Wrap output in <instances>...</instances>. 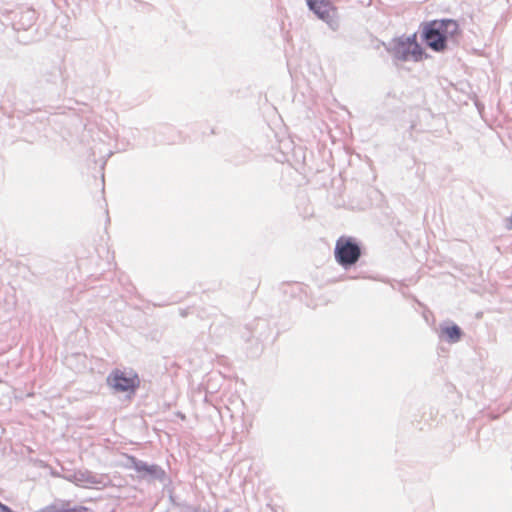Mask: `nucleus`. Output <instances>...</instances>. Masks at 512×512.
<instances>
[{
    "mask_svg": "<svg viewBox=\"0 0 512 512\" xmlns=\"http://www.w3.org/2000/svg\"><path fill=\"white\" fill-rule=\"evenodd\" d=\"M399 38H402L403 42H404L408 47L415 48V46H421V45L417 42V35H416V33H414V34H412V35H409V36H400Z\"/></svg>",
    "mask_w": 512,
    "mask_h": 512,
    "instance_id": "nucleus-9",
    "label": "nucleus"
},
{
    "mask_svg": "<svg viewBox=\"0 0 512 512\" xmlns=\"http://www.w3.org/2000/svg\"><path fill=\"white\" fill-rule=\"evenodd\" d=\"M77 470L68 471L63 475V478L71 483L77 484Z\"/></svg>",
    "mask_w": 512,
    "mask_h": 512,
    "instance_id": "nucleus-10",
    "label": "nucleus"
},
{
    "mask_svg": "<svg viewBox=\"0 0 512 512\" xmlns=\"http://www.w3.org/2000/svg\"><path fill=\"white\" fill-rule=\"evenodd\" d=\"M108 384L118 392L134 393L140 386V379L132 369L128 372L113 370L107 377Z\"/></svg>",
    "mask_w": 512,
    "mask_h": 512,
    "instance_id": "nucleus-6",
    "label": "nucleus"
},
{
    "mask_svg": "<svg viewBox=\"0 0 512 512\" xmlns=\"http://www.w3.org/2000/svg\"><path fill=\"white\" fill-rule=\"evenodd\" d=\"M112 155V151H108L107 154H106V157L104 158L103 162H102V167H104V165L106 164V161L107 159Z\"/></svg>",
    "mask_w": 512,
    "mask_h": 512,
    "instance_id": "nucleus-11",
    "label": "nucleus"
},
{
    "mask_svg": "<svg viewBox=\"0 0 512 512\" xmlns=\"http://www.w3.org/2000/svg\"><path fill=\"white\" fill-rule=\"evenodd\" d=\"M77 486L82 488H102L110 482L108 476L89 470H77Z\"/></svg>",
    "mask_w": 512,
    "mask_h": 512,
    "instance_id": "nucleus-7",
    "label": "nucleus"
},
{
    "mask_svg": "<svg viewBox=\"0 0 512 512\" xmlns=\"http://www.w3.org/2000/svg\"><path fill=\"white\" fill-rule=\"evenodd\" d=\"M309 9L322 21H324L332 31H337L340 27V18L337 8L330 0H311L307 3Z\"/></svg>",
    "mask_w": 512,
    "mask_h": 512,
    "instance_id": "nucleus-5",
    "label": "nucleus"
},
{
    "mask_svg": "<svg viewBox=\"0 0 512 512\" xmlns=\"http://www.w3.org/2000/svg\"><path fill=\"white\" fill-rule=\"evenodd\" d=\"M439 337L444 338L450 344H454L462 339L463 331L457 324L452 322L441 324Z\"/></svg>",
    "mask_w": 512,
    "mask_h": 512,
    "instance_id": "nucleus-8",
    "label": "nucleus"
},
{
    "mask_svg": "<svg viewBox=\"0 0 512 512\" xmlns=\"http://www.w3.org/2000/svg\"><path fill=\"white\" fill-rule=\"evenodd\" d=\"M362 256L360 243L351 236H340L335 244L334 257L344 269L354 266Z\"/></svg>",
    "mask_w": 512,
    "mask_h": 512,
    "instance_id": "nucleus-2",
    "label": "nucleus"
},
{
    "mask_svg": "<svg viewBox=\"0 0 512 512\" xmlns=\"http://www.w3.org/2000/svg\"><path fill=\"white\" fill-rule=\"evenodd\" d=\"M27 15L29 16L30 21L34 19V11H27Z\"/></svg>",
    "mask_w": 512,
    "mask_h": 512,
    "instance_id": "nucleus-12",
    "label": "nucleus"
},
{
    "mask_svg": "<svg viewBox=\"0 0 512 512\" xmlns=\"http://www.w3.org/2000/svg\"><path fill=\"white\" fill-rule=\"evenodd\" d=\"M311 0H306V3L310 2Z\"/></svg>",
    "mask_w": 512,
    "mask_h": 512,
    "instance_id": "nucleus-14",
    "label": "nucleus"
},
{
    "mask_svg": "<svg viewBox=\"0 0 512 512\" xmlns=\"http://www.w3.org/2000/svg\"><path fill=\"white\" fill-rule=\"evenodd\" d=\"M385 50L393 57L396 61H410L418 62L422 60L424 50L421 46H415V48L408 47L402 40V38L395 37L391 39L387 44H384Z\"/></svg>",
    "mask_w": 512,
    "mask_h": 512,
    "instance_id": "nucleus-4",
    "label": "nucleus"
},
{
    "mask_svg": "<svg viewBox=\"0 0 512 512\" xmlns=\"http://www.w3.org/2000/svg\"><path fill=\"white\" fill-rule=\"evenodd\" d=\"M459 33V25L453 19L432 20L423 24L422 41L433 51L443 52L447 48V40Z\"/></svg>",
    "mask_w": 512,
    "mask_h": 512,
    "instance_id": "nucleus-1",
    "label": "nucleus"
},
{
    "mask_svg": "<svg viewBox=\"0 0 512 512\" xmlns=\"http://www.w3.org/2000/svg\"><path fill=\"white\" fill-rule=\"evenodd\" d=\"M125 466L128 469L135 470L139 474V478L145 479L149 482L159 481L164 483L167 480V474L161 466L157 464H148L135 456L128 455Z\"/></svg>",
    "mask_w": 512,
    "mask_h": 512,
    "instance_id": "nucleus-3",
    "label": "nucleus"
},
{
    "mask_svg": "<svg viewBox=\"0 0 512 512\" xmlns=\"http://www.w3.org/2000/svg\"><path fill=\"white\" fill-rule=\"evenodd\" d=\"M3 508H9V506H7L6 504H3V503L0 501V512H3Z\"/></svg>",
    "mask_w": 512,
    "mask_h": 512,
    "instance_id": "nucleus-13",
    "label": "nucleus"
}]
</instances>
